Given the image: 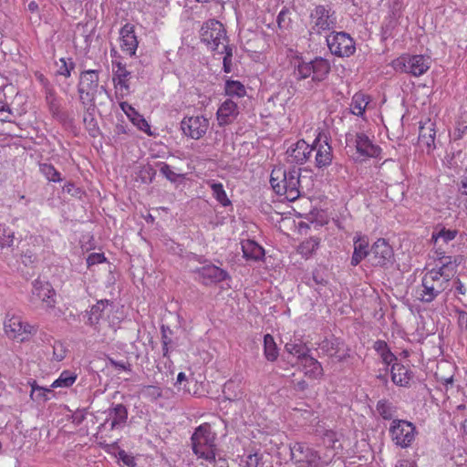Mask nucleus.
<instances>
[{
	"label": "nucleus",
	"mask_w": 467,
	"mask_h": 467,
	"mask_svg": "<svg viewBox=\"0 0 467 467\" xmlns=\"http://www.w3.org/2000/svg\"><path fill=\"white\" fill-rule=\"evenodd\" d=\"M196 273L204 284H216L224 282L226 286H222L223 289L230 288L229 282L231 277L228 273L214 265H206L196 269Z\"/></svg>",
	"instance_id": "nucleus-16"
},
{
	"label": "nucleus",
	"mask_w": 467,
	"mask_h": 467,
	"mask_svg": "<svg viewBox=\"0 0 467 467\" xmlns=\"http://www.w3.org/2000/svg\"><path fill=\"white\" fill-rule=\"evenodd\" d=\"M431 66V59L424 55L404 54L392 61L396 71L410 74L413 77L424 75Z\"/></svg>",
	"instance_id": "nucleus-7"
},
{
	"label": "nucleus",
	"mask_w": 467,
	"mask_h": 467,
	"mask_svg": "<svg viewBox=\"0 0 467 467\" xmlns=\"http://www.w3.org/2000/svg\"><path fill=\"white\" fill-rule=\"evenodd\" d=\"M100 305H103L102 301L100 303H98L96 306H93L90 310V316L88 319V324L90 326H96L99 323V316L97 313L100 311Z\"/></svg>",
	"instance_id": "nucleus-55"
},
{
	"label": "nucleus",
	"mask_w": 467,
	"mask_h": 467,
	"mask_svg": "<svg viewBox=\"0 0 467 467\" xmlns=\"http://www.w3.org/2000/svg\"><path fill=\"white\" fill-rule=\"evenodd\" d=\"M224 95L227 99H242L246 96V88L243 83L238 80L227 79L224 84Z\"/></svg>",
	"instance_id": "nucleus-29"
},
{
	"label": "nucleus",
	"mask_w": 467,
	"mask_h": 467,
	"mask_svg": "<svg viewBox=\"0 0 467 467\" xmlns=\"http://www.w3.org/2000/svg\"><path fill=\"white\" fill-rule=\"evenodd\" d=\"M291 459L296 467H324L327 465L334 453H326L323 457L303 442H295L290 446Z\"/></svg>",
	"instance_id": "nucleus-4"
},
{
	"label": "nucleus",
	"mask_w": 467,
	"mask_h": 467,
	"mask_svg": "<svg viewBox=\"0 0 467 467\" xmlns=\"http://www.w3.org/2000/svg\"><path fill=\"white\" fill-rule=\"evenodd\" d=\"M436 294H420V297H417L418 300L420 302H427L430 303L434 300Z\"/></svg>",
	"instance_id": "nucleus-60"
},
{
	"label": "nucleus",
	"mask_w": 467,
	"mask_h": 467,
	"mask_svg": "<svg viewBox=\"0 0 467 467\" xmlns=\"http://www.w3.org/2000/svg\"><path fill=\"white\" fill-rule=\"evenodd\" d=\"M422 285L424 287V292H440L441 285H437L433 282V275H424L422 278Z\"/></svg>",
	"instance_id": "nucleus-50"
},
{
	"label": "nucleus",
	"mask_w": 467,
	"mask_h": 467,
	"mask_svg": "<svg viewBox=\"0 0 467 467\" xmlns=\"http://www.w3.org/2000/svg\"><path fill=\"white\" fill-rule=\"evenodd\" d=\"M61 65L58 69V74L64 76L65 78H69L71 75V71L75 68V63L72 58H60L59 59Z\"/></svg>",
	"instance_id": "nucleus-47"
},
{
	"label": "nucleus",
	"mask_w": 467,
	"mask_h": 467,
	"mask_svg": "<svg viewBox=\"0 0 467 467\" xmlns=\"http://www.w3.org/2000/svg\"><path fill=\"white\" fill-rule=\"evenodd\" d=\"M374 349L381 358L382 362L386 365H390L397 359L394 354L389 350L387 343L383 340H377L374 343Z\"/></svg>",
	"instance_id": "nucleus-36"
},
{
	"label": "nucleus",
	"mask_w": 467,
	"mask_h": 467,
	"mask_svg": "<svg viewBox=\"0 0 467 467\" xmlns=\"http://www.w3.org/2000/svg\"><path fill=\"white\" fill-rule=\"evenodd\" d=\"M119 35L121 50L130 57L135 55L139 42L135 35L134 26L130 24H125L121 27Z\"/></svg>",
	"instance_id": "nucleus-20"
},
{
	"label": "nucleus",
	"mask_w": 467,
	"mask_h": 467,
	"mask_svg": "<svg viewBox=\"0 0 467 467\" xmlns=\"http://www.w3.org/2000/svg\"><path fill=\"white\" fill-rule=\"evenodd\" d=\"M321 239L319 237H309L297 246V253L305 258L310 257L319 247Z\"/></svg>",
	"instance_id": "nucleus-32"
},
{
	"label": "nucleus",
	"mask_w": 467,
	"mask_h": 467,
	"mask_svg": "<svg viewBox=\"0 0 467 467\" xmlns=\"http://www.w3.org/2000/svg\"><path fill=\"white\" fill-rule=\"evenodd\" d=\"M77 378L78 375L75 372L71 370H63L59 377L50 385V388H69L76 382Z\"/></svg>",
	"instance_id": "nucleus-35"
},
{
	"label": "nucleus",
	"mask_w": 467,
	"mask_h": 467,
	"mask_svg": "<svg viewBox=\"0 0 467 467\" xmlns=\"http://www.w3.org/2000/svg\"><path fill=\"white\" fill-rule=\"evenodd\" d=\"M327 43L330 52L338 57H348L356 51L354 39L345 32H332Z\"/></svg>",
	"instance_id": "nucleus-10"
},
{
	"label": "nucleus",
	"mask_w": 467,
	"mask_h": 467,
	"mask_svg": "<svg viewBox=\"0 0 467 467\" xmlns=\"http://www.w3.org/2000/svg\"><path fill=\"white\" fill-rule=\"evenodd\" d=\"M244 257L254 262L261 261L265 257V249L256 242L247 239L241 243Z\"/></svg>",
	"instance_id": "nucleus-24"
},
{
	"label": "nucleus",
	"mask_w": 467,
	"mask_h": 467,
	"mask_svg": "<svg viewBox=\"0 0 467 467\" xmlns=\"http://www.w3.org/2000/svg\"><path fill=\"white\" fill-rule=\"evenodd\" d=\"M5 335L19 342H24L36 332V327L23 320L20 316L7 315L4 322Z\"/></svg>",
	"instance_id": "nucleus-8"
},
{
	"label": "nucleus",
	"mask_w": 467,
	"mask_h": 467,
	"mask_svg": "<svg viewBox=\"0 0 467 467\" xmlns=\"http://www.w3.org/2000/svg\"><path fill=\"white\" fill-rule=\"evenodd\" d=\"M84 116H83V123L85 129L88 130V134L96 138L99 134V127L97 119L94 117L95 109H84Z\"/></svg>",
	"instance_id": "nucleus-34"
},
{
	"label": "nucleus",
	"mask_w": 467,
	"mask_h": 467,
	"mask_svg": "<svg viewBox=\"0 0 467 467\" xmlns=\"http://www.w3.org/2000/svg\"><path fill=\"white\" fill-rule=\"evenodd\" d=\"M140 393L145 398H148L151 400H156L157 399L161 397L162 391L160 387L149 385L144 386L141 389Z\"/></svg>",
	"instance_id": "nucleus-45"
},
{
	"label": "nucleus",
	"mask_w": 467,
	"mask_h": 467,
	"mask_svg": "<svg viewBox=\"0 0 467 467\" xmlns=\"http://www.w3.org/2000/svg\"><path fill=\"white\" fill-rule=\"evenodd\" d=\"M340 343L337 339H325L320 344V348L328 356L335 358L337 361H341L346 358L345 353H339Z\"/></svg>",
	"instance_id": "nucleus-33"
},
{
	"label": "nucleus",
	"mask_w": 467,
	"mask_h": 467,
	"mask_svg": "<svg viewBox=\"0 0 467 467\" xmlns=\"http://www.w3.org/2000/svg\"><path fill=\"white\" fill-rule=\"evenodd\" d=\"M458 235V231L455 229H447L445 227L436 228L435 231L431 234V241L434 244V246H437L440 242L444 244H448L449 242L454 240Z\"/></svg>",
	"instance_id": "nucleus-30"
},
{
	"label": "nucleus",
	"mask_w": 467,
	"mask_h": 467,
	"mask_svg": "<svg viewBox=\"0 0 467 467\" xmlns=\"http://www.w3.org/2000/svg\"><path fill=\"white\" fill-rule=\"evenodd\" d=\"M78 93L83 109H92L97 107L99 98L109 99V92L104 85H99V71L84 70L80 73Z\"/></svg>",
	"instance_id": "nucleus-2"
},
{
	"label": "nucleus",
	"mask_w": 467,
	"mask_h": 467,
	"mask_svg": "<svg viewBox=\"0 0 467 467\" xmlns=\"http://www.w3.org/2000/svg\"><path fill=\"white\" fill-rule=\"evenodd\" d=\"M323 442L326 446L334 448L335 443L337 441V434L331 430H326L323 434Z\"/></svg>",
	"instance_id": "nucleus-54"
},
{
	"label": "nucleus",
	"mask_w": 467,
	"mask_h": 467,
	"mask_svg": "<svg viewBox=\"0 0 467 467\" xmlns=\"http://www.w3.org/2000/svg\"><path fill=\"white\" fill-rule=\"evenodd\" d=\"M33 295L37 297L36 299L38 301H40L41 307H43L47 310H49L55 306V304L57 301H56L54 296H56V294H51V295L45 294L43 297H41L42 294H33Z\"/></svg>",
	"instance_id": "nucleus-49"
},
{
	"label": "nucleus",
	"mask_w": 467,
	"mask_h": 467,
	"mask_svg": "<svg viewBox=\"0 0 467 467\" xmlns=\"http://www.w3.org/2000/svg\"><path fill=\"white\" fill-rule=\"evenodd\" d=\"M46 101L49 107L52 115H57L60 112V103L53 89H47L46 92Z\"/></svg>",
	"instance_id": "nucleus-43"
},
{
	"label": "nucleus",
	"mask_w": 467,
	"mask_h": 467,
	"mask_svg": "<svg viewBox=\"0 0 467 467\" xmlns=\"http://www.w3.org/2000/svg\"><path fill=\"white\" fill-rule=\"evenodd\" d=\"M107 261L103 253H92L87 258L88 267H91L95 265L102 264Z\"/></svg>",
	"instance_id": "nucleus-53"
},
{
	"label": "nucleus",
	"mask_w": 467,
	"mask_h": 467,
	"mask_svg": "<svg viewBox=\"0 0 467 467\" xmlns=\"http://www.w3.org/2000/svg\"><path fill=\"white\" fill-rule=\"evenodd\" d=\"M377 410L379 414L385 420H389L394 415L392 406L385 400H380L377 404Z\"/></svg>",
	"instance_id": "nucleus-46"
},
{
	"label": "nucleus",
	"mask_w": 467,
	"mask_h": 467,
	"mask_svg": "<svg viewBox=\"0 0 467 467\" xmlns=\"http://www.w3.org/2000/svg\"><path fill=\"white\" fill-rule=\"evenodd\" d=\"M6 112L8 114H12V110L9 106L4 102L0 101V114Z\"/></svg>",
	"instance_id": "nucleus-63"
},
{
	"label": "nucleus",
	"mask_w": 467,
	"mask_h": 467,
	"mask_svg": "<svg viewBox=\"0 0 467 467\" xmlns=\"http://www.w3.org/2000/svg\"><path fill=\"white\" fill-rule=\"evenodd\" d=\"M353 242L354 251L351 256L350 265L352 266H357L369 254V242L368 236L362 235L361 234H357L354 236Z\"/></svg>",
	"instance_id": "nucleus-22"
},
{
	"label": "nucleus",
	"mask_w": 467,
	"mask_h": 467,
	"mask_svg": "<svg viewBox=\"0 0 467 467\" xmlns=\"http://www.w3.org/2000/svg\"><path fill=\"white\" fill-rule=\"evenodd\" d=\"M15 240V233L4 223H0V247H10Z\"/></svg>",
	"instance_id": "nucleus-40"
},
{
	"label": "nucleus",
	"mask_w": 467,
	"mask_h": 467,
	"mask_svg": "<svg viewBox=\"0 0 467 467\" xmlns=\"http://www.w3.org/2000/svg\"><path fill=\"white\" fill-rule=\"evenodd\" d=\"M346 144L349 148H355L359 157L379 158L381 154V149L363 132L348 133Z\"/></svg>",
	"instance_id": "nucleus-9"
},
{
	"label": "nucleus",
	"mask_w": 467,
	"mask_h": 467,
	"mask_svg": "<svg viewBox=\"0 0 467 467\" xmlns=\"http://www.w3.org/2000/svg\"><path fill=\"white\" fill-rule=\"evenodd\" d=\"M285 350L294 356H296L300 361L308 355L309 348L301 341H290L285 346Z\"/></svg>",
	"instance_id": "nucleus-37"
},
{
	"label": "nucleus",
	"mask_w": 467,
	"mask_h": 467,
	"mask_svg": "<svg viewBox=\"0 0 467 467\" xmlns=\"http://www.w3.org/2000/svg\"><path fill=\"white\" fill-rule=\"evenodd\" d=\"M270 183L277 194L284 195L289 202L298 199L303 190L300 169L286 171L282 167H275L271 172Z\"/></svg>",
	"instance_id": "nucleus-1"
},
{
	"label": "nucleus",
	"mask_w": 467,
	"mask_h": 467,
	"mask_svg": "<svg viewBox=\"0 0 467 467\" xmlns=\"http://www.w3.org/2000/svg\"><path fill=\"white\" fill-rule=\"evenodd\" d=\"M128 412L122 404L116 405L108 415L105 424H109L110 430L121 426L127 420Z\"/></svg>",
	"instance_id": "nucleus-26"
},
{
	"label": "nucleus",
	"mask_w": 467,
	"mask_h": 467,
	"mask_svg": "<svg viewBox=\"0 0 467 467\" xmlns=\"http://www.w3.org/2000/svg\"><path fill=\"white\" fill-rule=\"evenodd\" d=\"M119 455H120L121 460L123 461V462L126 465H128V466L131 465L133 459L130 456L127 455L124 451L119 452Z\"/></svg>",
	"instance_id": "nucleus-62"
},
{
	"label": "nucleus",
	"mask_w": 467,
	"mask_h": 467,
	"mask_svg": "<svg viewBox=\"0 0 467 467\" xmlns=\"http://www.w3.org/2000/svg\"><path fill=\"white\" fill-rule=\"evenodd\" d=\"M394 443L401 448H408L415 440L416 427L410 421L394 420L389 428Z\"/></svg>",
	"instance_id": "nucleus-11"
},
{
	"label": "nucleus",
	"mask_w": 467,
	"mask_h": 467,
	"mask_svg": "<svg viewBox=\"0 0 467 467\" xmlns=\"http://www.w3.org/2000/svg\"><path fill=\"white\" fill-rule=\"evenodd\" d=\"M305 375L312 379H320L323 376V368L316 358L307 355L301 360Z\"/></svg>",
	"instance_id": "nucleus-28"
},
{
	"label": "nucleus",
	"mask_w": 467,
	"mask_h": 467,
	"mask_svg": "<svg viewBox=\"0 0 467 467\" xmlns=\"http://www.w3.org/2000/svg\"><path fill=\"white\" fill-rule=\"evenodd\" d=\"M287 15L288 11L285 9L279 12L276 19L279 28H287L289 26L290 19L286 22Z\"/></svg>",
	"instance_id": "nucleus-57"
},
{
	"label": "nucleus",
	"mask_w": 467,
	"mask_h": 467,
	"mask_svg": "<svg viewBox=\"0 0 467 467\" xmlns=\"http://www.w3.org/2000/svg\"><path fill=\"white\" fill-rule=\"evenodd\" d=\"M432 253V258L435 261H439L442 266H445L451 262V257L447 256L446 252L439 244L434 246Z\"/></svg>",
	"instance_id": "nucleus-48"
},
{
	"label": "nucleus",
	"mask_w": 467,
	"mask_h": 467,
	"mask_svg": "<svg viewBox=\"0 0 467 467\" xmlns=\"http://www.w3.org/2000/svg\"><path fill=\"white\" fill-rule=\"evenodd\" d=\"M119 107L134 126H136L140 130L145 132L147 135H152L150 126L148 121L130 104L126 101H122L119 103Z\"/></svg>",
	"instance_id": "nucleus-21"
},
{
	"label": "nucleus",
	"mask_w": 467,
	"mask_h": 467,
	"mask_svg": "<svg viewBox=\"0 0 467 467\" xmlns=\"http://www.w3.org/2000/svg\"><path fill=\"white\" fill-rule=\"evenodd\" d=\"M331 71L330 62L322 57H316L311 61L297 59L294 74L296 79L303 80L311 78L315 83L322 82L328 77Z\"/></svg>",
	"instance_id": "nucleus-3"
},
{
	"label": "nucleus",
	"mask_w": 467,
	"mask_h": 467,
	"mask_svg": "<svg viewBox=\"0 0 467 467\" xmlns=\"http://www.w3.org/2000/svg\"><path fill=\"white\" fill-rule=\"evenodd\" d=\"M312 151L313 146L304 140H299L286 150L285 161L293 165H302L309 160Z\"/></svg>",
	"instance_id": "nucleus-15"
},
{
	"label": "nucleus",
	"mask_w": 467,
	"mask_h": 467,
	"mask_svg": "<svg viewBox=\"0 0 467 467\" xmlns=\"http://www.w3.org/2000/svg\"><path fill=\"white\" fill-rule=\"evenodd\" d=\"M218 55H223V71L225 73L232 72V57H233V48L228 46L226 47L225 52L217 53Z\"/></svg>",
	"instance_id": "nucleus-51"
},
{
	"label": "nucleus",
	"mask_w": 467,
	"mask_h": 467,
	"mask_svg": "<svg viewBox=\"0 0 467 467\" xmlns=\"http://www.w3.org/2000/svg\"><path fill=\"white\" fill-rule=\"evenodd\" d=\"M261 461L258 453L248 454L244 461L245 467H257Z\"/></svg>",
	"instance_id": "nucleus-58"
},
{
	"label": "nucleus",
	"mask_w": 467,
	"mask_h": 467,
	"mask_svg": "<svg viewBox=\"0 0 467 467\" xmlns=\"http://www.w3.org/2000/svg\"><path fill=\"white\" fill-rule=\"evenodd\" d=\"M457 322L462 331L467 329V313L464 311L457 312Z\"/></svg>",
	"instance_id": "nucleus-59"
},
{
	"label": "nucleus",
	"mask_w": 467,
	"mask_h": 467,
	"mask_svg": "<svg viewBox=\"0 0 467 467\" xmlns=\"http://www.w3.org/2000/svg\"><path fill=\"white\" fill-rule=\"evenodd\" d=\"M52 389L53 388L50 387H40L39 389H35L30 391V398L37 403H44L50 400L49 394H53Z\"/></svg>",
	"instance_id": "nucleus-42"
},
{
	"label": "nucleus",
	"mask_w": 467,
	"mask_h": 467,
	"mask_svg": "<svg viewBox=\"0 0 467 467\" xmlns=\"http://www.w3.org/2000/svg\"><path fill=\"white\" fill-rule=\"evenodd\" d=\"M39 170L49 182H60L62 181L61 173L50 163L40 164Z\"/></svg>",
	"instance_id": "nucleus-39"
},
{
	"label": "nucleus",
	"mask_w": 467,
	"mask_h": 467,
	"mask_svg": "<svg viewBox=\"0 0 467 467\" xmlns=\"http://www.w3.org/2000/svg\"><path fill=\"white\" fill-rule=\"evenodd\" d=\"M393 257V249L384 238H379L371 246L370 261L375 266H384Z\"/></svg>",
	"instance_id": "nucleus-18"
},
{
	"label": "nucleus",
	"mask_w": 467,
	"mask_h": 467,
	"mask_svg": "<svg viewBox=\"0 0 467 467\" xmlns=\"http://www.w3.org/2000/svg\"><path fill=\"white\" fill-rule=\"evenodd\" d=\"M436 125L431 119L420 123L418 143L427 154H431L435 149Z\"/></svg>",
	"instance_id": "nucleus-17"
},
{
	"label": "nucleus",
	"mask_w": 467,
	"mask_h": 467,
	"mask_svg": "<svg viewBox=\"0 0 467 467\" xmlns=\"http://www.w3.org/2000/svg\"><path fill=\"white\" fill-rule=\"evenodd\" d=\"M113 67V84L116 97L123 99L130 93V72L119 61L112 63Z\"/></svg>",
	"instance_id": "nucleus-14"
},
{
	"label": "nucleus",
	"mask_w": 467,
	"mask_h": 467,
	"mask_svg": "<svg viewBox=\"0 0 467 467\" xmlns=\"http://www.w3.org/2000/svg\"><path fill=\"white\" fill-rule=\"evenodd\" d=\"M160 171L167 180H169L171 182H175L178 177L180 176L178 173L172 171L171 167L169 164L164 162L161 164Z\"/></svg>",
	"instance_id": "nucleus-52"
},
{
	"label": "nucleus",
	"mask_w": 467,
	"mask_h": 467,
	"mask_svg": "<svg viewBox=\"0 0 467 467\" xmlns=\"http://www.w3.org/2000/svg\"><path fill=\"white\" fill-rule=\"evenodd\" d=\"M239 384L234 381H227L223 387V393L230 400H239L243 396V392L239 389Z\"/></svg>",
	"instance_id": "nucleus-41"
},
{
	"label": "nucleus",
	"mask_w": 467,
	"mask_h": 467,
	"mask_svg": "<svg viewBox=\"0 0 467 467\" xmlns=\"http://www.w3.org/2000/svg\"><path fill=\"white\" fill-rule=\"evenodd\" d=\"M215 434L208 423L200 425L192 436V450L209 462L215 461Z\"/></svg>",
	"instance_id": "nucleus-5"
},
{
	"label": "nucleus",
	"mask_w": 467,
	"mask_h": 467,
	"mask_svg": "<svg viewBox=\"0 0 467 467\" xmlns=\"http://www.w3.org/2000/svg\"><path fill=\"white\" fill-rule=\"evenodd\" d=\"M239 113L237 102L232 99H226L219 105L216 111L218 125L223 127L234 123Z\"/></svg>",
	"instance_id": "nucleus-19"
},
{
	"label": "nucleus",
	"mask_w": 467,
	"mask_h": 467,
	"mask_svg": "<svg viewBox=\"0 0 467 467\" xmlns=\"http://www.w3.org/2000/svg\"><path fill=\"white\" fill-rule=\"evenodd\" d=\"M371 102V97L361 91L353 95L350 103V111L356 116L362 117Z\"/></svg>",
	"instance_id": "nucleus-25"
},
{
	"label": "nucleus",
	"mask_w": 467,
	"mask_h": 467,
	"mask_svg": "<svg viewBox=\"0 0 467 467\" xmlns=\"http://www.w3.org/2000/svg\"><path fill=\"white\" fill-rule=\"evenodd\" d=\"M201 40L213 53L225 52L228 45L226 30L223 25L215 19L206 21L201 28Z\"/></svg>",
	"instance_id": "nucleus-6"
},
{
	"label": "nucleus",
	"mask_w": 467,
	"mask_h": 467,
	"mask_svg": "<svg viewBox=\"0 0 467 467\" xmlns=\"http://www.w3.org/2000/svg\"><path fill=\"white\" fill-rule=\"evenodd\" d=\"M461 192L463 195H467V178L461 182Z\"/></svg>",
	"instance_id": "nucleus-64"
},
{
	"label": "nucleus",
	"mask_w": 467,
	"mask_h": 467,
	"mask_svg": "<svg viewBox=\"0 0 467 467\" xmlns=\"http://www.w3.org/2000/svg\"><path fill=\"white\" fill-rule=\"evenodd\" d=\"M425 275H433V282H435L437 285H441V290H445V289H447V287H446V286H444V287L442 286V284H443V283H446V284H447V283L449 282V280H448V279H446V278L442 275V274L441 273V271H437V270H434V269H433V270H431V271H430V272L426 273Z\"/></svg>",
	"instance_id": "nucleus-56"
},
{
	"label": "nucleus",
	"mask_w": 467,
	"mask_h": 467,
	"mask_svg": "<svg viewBox=\"0 0 467 467\" xmlns=\"http://www.w3.org/2000/svg\"><path fill=\"white\" fill-rule=\"evenodd\" d=\"M313 149L317 150L316 153V166L317 168L327 167L331 164L333 160V152L330 144L327 141H320L317 138L314 141Z\"/></svg>",
	"instance_id": "nucleus-23"
},
{
	"label": "nucleus",
	"mask_w": 467,
	"mask_h": 467,
	"mask_svg": "<svg viewBox=\"0 0 467 467\" xmlns=\"http://www.w3.org/2000/svg\"><path fill=\"white\" fill-rule=\"evenodd\" d=\"M208 128L209 119L204 116L184 117L181 121L182 133L192 140L202 138L206 134Z\"/></svg>",
	"instance_id": "nucleus-13"
},
{
	"label": "nucleus",
	"mask_w": 467,
	"mask_h": 467,
	"mask_svg": "<svg viewBox=\"0 0 467 467\" xmlns=\"http://www.w3.org/2000/svg\"><path fill=\"white\" fill-rule=\"evenodd\" d=\"M313 29L317 33L333 28L337 24V16L330 7L317 5L310 14Z\"/></svg>",
	"instance_id": "nucleus-12"
},
{
	"label": "nucleus",
	"mask_w": 467,
	"mask_h": 467,
	"mask_svg": "<svg viewBox=\"0 0 467 467\" xmlns=\"http://www.w3.org/2000/svg\"><path fill=\"white\" fill-rule=\"evenodd\" d=\"M206 183L212 189L213 196L222 206L226 207L231 204V201L227 196L223 183L217 182L213 180H209Z\"/></svg>",
	"instance_id": "nucleus-31"
},
{
	"label": "nucleus",
	"mask_w": 467,
	"mask_h": 467,
	"mask_svg": "<svg viewBox=\"0 0 467 467\" xmlns=\"http://www.w3.org/2000/svg\"><path fill=\"white\" fill-rule=\"evenodd\" d=\"M396 467H416L413 461L410 460H401L396 465Z\"/></svg>",
	"instance_id": "nucleus-61"
},
{
	"label": "nucleus",
	"mask_w": 467,
	"mask_h": 467,
	"mask_svg": "<svg viewBox=\"0 0 467 467\" xmlns=\"http://www.w3.org/2000/svg\"><path fill=\"white\" fill-rule=\"evenodd\" d=\"M391 379L396 385L407 387L410 384L411 374L404 365L394 363L391 368Z\"/></svg>",
	"instance_id": "nucleus-27"
},
{
	"label": "nucleus",
	"mask_w": 467,
	"mask_h": 467,
	"mask_svg": "<svg viewBox=\"0 0 467 467\" xmlns=\"http://www.w3.org/2000/svg\"><path fill=\"white\" fill-rule=\"evenodd\" d=\"M67 353V349L62 342L56 341L53 344V346H52V360L60 362L66 358Z\"/></svg>",
	"instance_id": "nucleus-44"
},
{
	"label": "nucleus",
	"mask_w": 467,
	"mask_h": 467,
	"mask_svg": "<svg viewBox=\"0 0 467 467\" xmlns=\"http://www.w3.org/2000/svg\"><path fill=\"white\" fill-rule=\"evenodd\" d=\"M264 353L269 361H275L278 357V349L274 337L270 334H266L264 337Z\"/></svg>",
	"instance_id": "nucleus-38"
}]
</instances>
